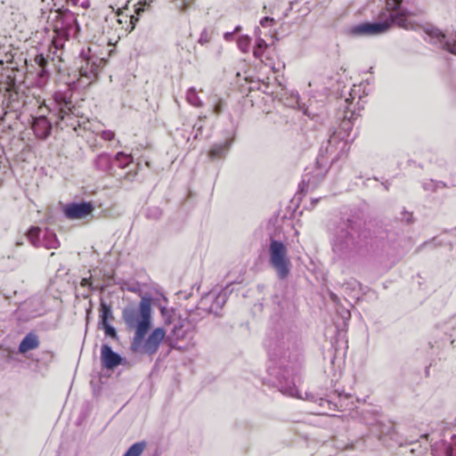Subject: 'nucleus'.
Returning a JSON list of instances; mask_svg holds the SVG:
<instances>
[{"instance_id":"1","label":"nucleus","mask_w":456,"mask_h":456,"mask_svg":"<svg viewBox=\"0 0 456 456\" xmlns=\"http://www.w3.org/2000/svg\"><path fill=\"white\" fill-rule=\"evenodd\" d=\"M122 319L129 329H134L131 349L139 352L143 339L151 327V298L142 297L139 305H127L122 311Z\"/></svg>"},{"instance_id":"2","label":"nucleus","mask_w":456,"mask_h":456,"mask_svg":"<svg viewBox=\"0 0 456 456\" xmlns=\"http://www.w3.org/2000/svg\"><path fill=\"white\" fill-rule=\"evenodd\" d=\"M265 345L270 361L282 367L293 357L297 339L293 332L278 326L268 332Z\"/></svg>"},{"instance_id":"3","label":"nucleus","mask_w":456,"mask_h":456,"mask_svg":"<svg viewBox=\"0 0 456 456\" xmlns=\"http://www.w3.org/2000/svg\"><path fill=\"white\" fill-rule=\"evenodd\" d=\"M361 224L350 219L338 227L331 240L333 252L340 258L347 259L358 252L362 244Z\"/></svg>"},{"instance_id":"4","label":"nucleus","mask_w":456,"mask_h":456,"mask_svg":"<svg viewBox=\"0 0 456 456\" xmlns=\"http://www.w3.org/2000/svg\"><path fill=\"white\" fill-rule=\"evenodd\" d=\"M78 62V82L81 86H86L97 78L100 70L106 63V60L93 53L92 49L88 47L81 50Z\"/></svg>"},{"instance_id":"5","label":"nucleus","mask_w":456,"mask_h":456,"mask_svg":"<svg viewBox=\"0 0 456 456\" xmlns=\"http://www.w3.org/2000/svg\"><path fill=\"white\" fill-rule=\"evenodd\" d=\"M53 30L57 38H54L53 45L55 49L62 46V39H68L77 35L79 27L75 13L69 10L55 12Z\"/></svg>"},{"instance_id":"6","label":"nucleus","mask_w":456,"mask_h":456,"mask_svg":"<svg viewBox=\"0 0 456 456\" xmlns=\"http://www.w3.org/2000/svg\"><path fill=\"white\" fill-rule=\"evenodd\" d=\"M269 264L280 280H286L291 270V262L288 256V248L281 240H271L269 244Z\"/></svg>"},{"instance_id":"7","label":"nucleus","mask_w":456,"mask_h":456,"mask_svg":"<svg viewBox=\"0 0 456 456\" xmlns=\"http://www.w3.org/2000/svg\"><path fill=\"white\" fill-rule=\"evenodd\" d=\"M385 3L386 10L388 12V17L391 21L396 23L399 27L412 29L414 24L411 21L410 14L402 8L403 0H382Z\"/></svg>"},{"instance_id":"8","label":"nucleus","mask_w":456,"mask_h":456,"mask_svg":"<svg viewBox=\"0 0 456 456\" xmlns=\"http://www.w3.org/2000/svg\"><path fill=\"white\" fill-rule=\"evenodd\" d=\"M425 33L428 36L430 43L456 55V32L444 34L437 28L427 27Z\"/></svg>"},{"instance_id":"9","label":"nucleus","mask_w":456,"mask_h":456,"mask_svg":"<svg viewBox=\"0 0 456 456\" xmlns=\"http://www.w3.org/2000/svg\"><path fill=\"white\" fill-rule=\"evenodd\" d=\"M227 301V294L225 291L218 293L209 292L201 297L197 310L204 311L207 314L219 315V312Z\"/></svg>"},{"instance_id":"10","label":"nucleus","mask_w":456,"mask_h":456,"mask_svg":"<svg viewBox=\"0 0 456 456\" xmlns=\"http://www.w3.org/2000/svg\"><path fill=\"white\" fill-rule=\"evenodd\" d=\"M41 229L37 226H32L27 232V238L30 243L36 247H44L45 248H57L60 246V242L57 239L56 234L46 229L44 233V237L40 239Z\"/></svg>"},{"instance_id":"11","label":"nucleus","mask_w":456,"mask_h":456,"mask_svg":"<svg viewBox=\"0 0 456 456\" xmlns=\"http://www.w3.org/2000/svg\"><path fill=\"white\" fill-rule=\"evenodd\" d=\"M390 18L385 21L363 22L352 28V34L354 36H377L385 33L390 27Z\"/></svg>"},{"instance_id":"12","label":"nucleus","mask_w":456,"mask_h":456,"mask_svg":"<svg viewBox=\"0 0 456 456\" xmlns=\"http://www.w3.org/2000/svg\"><path fill=\"white\" fill-rule=\"evenodd\" d=\"M94 208V205L91 202H72L65 206L63 212L68 219L76 220L88 216L92 214Z\"/></svg>"},{"instance_id":"13","label":"nucleus","mask_w":456,"mask_h":456,"mask_svg":"<svg viewBox=\"0 0 456 456\" xmlns=\"http://www.w3.org/2000/svg\"><path fill=\"white\" fill-rule=\"evenodd\" d=\"M166 331L163 328H156L154 329L151 333L148 336L146 339H143L141 349L143 350L144 353L152 355L154 354L158 350L159 347L165 338Z\"/></svg>"},{"instance_id":"14","label":"nucleus","mask_w":456,"mask_h":456,"mask_svg":"<svg viewBox=\"0 0 456 456\" xmlns=\"http://www.w3.org/2000/svg\"><path fill=\"white\" fill-rule=\"evenodd\" d=\"M101 362L103 368L113 370L121 363L122 357L110 346L103 344L101 348Z\"/></svg>"},{"instance_id":"15","label":"nucleus","mask_w":456,"mask_h":456,"mask_svg":"<svg viewBox=\"0 0 456 456\" xmlns=\"http://www.w3.org/2000/svg\"><path fill=\"white\" fill-rule=\"evenodd\" d=\"M305 399L316 404L315 413L319 415H333L336 411V404L322 397L305 393Z\"/></svg>"},{"instance_id":"16","label":"nucleus","mask_w":456,"mask_h":456,"mask_svg":"<svg viewBox=\"0 0 456 456\" xmlns=\"http://www.w3.org/2000/svg\"><path fill=\"white\" fill-rule=\"evenodd\" d=\"M32 129L37 138L45 139L51 134L52 124L45 116L42 115L33 119Z\"/></svg>"},{"instance_id":"17","label":"nucleus","mask_w":456,"mask_h":456,"mask_svg":"<svg viewBox=\"0 0 456 456\" xmlns=\"http://www.w3.org/2000/svg\"><path fill=\"white\" fill-rule=\"evenodd\" d=\"M232 143V139H226L221 142L214 143L208 151V158L211 160L224 159L226 157Z\"/></svg>"},{"instance_id":"18","label":"nucleus","mask_w":456,"mask_h":456,"mask_svg":"<svg viewBox=\"0 0 456 456\" xmlns=\"http://www.w3.org/2000/svg\"><path fill=\"white\" fill-rule=\"evenodd\" d=\"M54 101L58 106V115L60 120H64L65 117L69 116L72 112L73 104L69 98H67L61 93L54 94Z\"/></svg>"},{"instance_id":"19","label":"nucleus","mask_w":456,"mask_h":456,"mask_svg":"<svg viewBox=\"0 0 456 456\" xmlns=\"http://www.w3.org/2000/svg\"><path fill=\"white\" fill-rule=\"evenodd\" d=\"M39 346V339L34 332L28 333L19 345V352L25 354L30 350H34Z\"/></svg>"},{"instance_id":"20","label":"nucleus","mask_w":456,"mask_h":456,"mask_svg":"<svg viewBox=\"0 0 456 456\" xmlns=\"http://www.w3.org/2000/svg\"><path fill=\"white\" fill-rule=\"evenodd\" d=\"M269 45L265 41V39L261 37H257L256 40L255 46L253 48V55L256 59L261 60L262 62H265L264 57H265L266 61H270V58L267 54V49Z\"/></svg>"},{"instance_id":"21","label":"nucleus","mask_w":456,"mask_h":456,"mask_svg":"<svg viewBox=\"0 0 456 456\" xmlns=\"http://www.w3.org/2000/svg\"><path fill=\"white\" fill-rule=\"evenodd\" d=\"M185 335L186 330L184 329L183 321L178 320L177 322H174L168 338L171 339L179 340L183 338Z\"/></svg>"},{"instance_id":"22","label":"nucleus","mask_w":456,"mask_h":456,"mask_svg":"<svg viewBox=\"0 0 456 456\" xmlns=\"http://www.w3.org/2000/svg\"><path fill=\"white\" fill-rule=\"evenodd\" d=\"M113 314H112V308L110 305H108L103 300H101L100 304V322L105 323L109 322V320H112Z\"/></svg>"},{"instance_id":"23","label":"nucleus","mask_w":456,"mask_h":456,"mask_svg":"<svg viewBox=\"0 0 456 456\" xmlns=\"http://www.w3.org/2000/svg\"><path fill=\"white\" fill-rule=\"evenodd\" d=\"M186 101L191 105L200 108L203 106V102L198 96L197 91L194 87H190L186 92Z\"/></svg>"},{"instance_id":"24","label":"nucleus","mask_w":456,"mask_h":456,"mask_svg":"<svg viewBox=\"0 0 456 456\" xmlns=\"http://www.w3.org/2000/svg\"><path fill=\"white\" fill-rule=\"evenodd\" d=\"M146 448V443L137 442L132 444L126 452L123 454V456H141Z\"/></svg>"},{"instance_id":"25","label":"nucleus","mask_w":456,"mask_h":456,"mask_svg":"<svg viewBox=\"0 0 456 456\" xmlns=\"http://www.w3.org/2000/svg\"><path fill=\"white\" fill-rule=\"evenodd\" d=\"M280 391L286 395L303 398L302 395L298 394V391L294 383L285 385L280 383Z\"/></svg>"},{"instance_id":"26","label":"nucleus","mask_w":456,"mask_h":456,"mask_svg":"<svg viewBox=\"0 0 456 456\" xmlns=\"http://www.w3.org/2000/svg\"><path fill=\"white\" fill-rule=\"evenodd\" d=\"M337 145H341V149H344L346 147V142L342 140H339V136L337 135L336 133H333V134L330 135V139L328 140L327 151H333V149L336 148Z\"/></svg>"},{"instance_id":"27","label":"nucleus","mask_w":456,"mask_h":456,"mask_svg":"<svg viewBox=\"0 0 456 456\" xmlns=\"http://www.w3.org/2000/svg\"><path fill=\"white\" fill-rule=\"evenodd\" d=\"M132 159L133 158L130 154H126L121 151L118 152L116 155L118 165L122 168L126 167L132 162Z\"/></svg>"},{"instance_id":"28","label":"nucleus","mask_w":456,"mask_h":456,"mask_svg":"<svg viewBox=\"0 0 456 456\" xmlns=\"http://www.w3.org/2000/svg\"><path fill=\"white\" fill-rule=\"evenodd\" d=\"M250 43H251V40L248 36H240L237 41L239 49L244 53H247L249 52Z\"/></svg>"},{"instance_id":"29","label":"nucleus","mask_w":456,"mask_h":456,"mask_svg":"<svg viewBox=\"0 0 456 456\" xmlns=\"http://www.w3.org/2000/svg\"><path fill=\"white\" fill-rule=\"evenodd\" d=\"M101 324L104 330V333L106 336H108L111 338H114V339H118V334L113 326H111L109 322L101 323Z\"/></svg>"},{"instance_id":"30","label":"nucleus","mask_w":456,"mask_h":456,"mask_svg":"<svg viewBox=\"0 0 456 456\" xmlns=\"http://www.w3.org/2000/svg\"><path fill=\"white\" fill-rule=\"evenodd\" d=\"M207 118L206 116H200L198 118V122H196L193 126V129L196 131L194 134V139H197L199 134H201L204 126L205 119Z\"/></svg>"},{"instance_id":"31","label":"nucleus","mask_w":456,"mask_h":456,"mask_svg":"<svg viewBox=\"0 0 456 456\" xmlns=\"http://www.w3.org/2000/svg\"><path fill=\"white\" fill-rule=\"evenodd\" d=\"M36 62L38 64V66L41 68L40 76L43 77L46 73V70L45 69L46 64H47V59L43 54H37L35 58Z\"/></svg>"},{"instance_id":"32","label":"nucleus","mask_w":456,"mask_h":456,"mask_svg":"<svg viewBox=\"0 0 456 456\" xmlns=\"http://www.w3.org/2000/svg\"><path fill=\"white\" fill-rule=\"evenodd\" d=\"M68 5L77 6L80 5L83 9H87L90 5L88 0H85L79 4V0H66Z\"/></svg>"},{"instance_id":"33","label":"nucleus","mask_w":456,"mask_h":456,"mask_svg":"<svg viewBox=\"0 0 456 456\" xmlns=\"http://www.w3.org/2000/svg\"><path fill=\"white\" fill-rule=\"evenodd\" d=\"M224 106H225L224 102L220 98L217 99V102H216V104L213 107V112L216 115L221 114L224 110Z\"/></svg>"},{"instance_id":"34","label":"nucleus","mask_w":456,"mask_h":456,"mask_svg":"<svg viewBox=\"0 0 456 456\" xmlns=\"http://www.w3.org/2000/svg\"><path fill=\"white\" fill-rule=\"evenodd\" d=\"M440 446L446 456H453V448L451 444L444 441L441 443Z\"/></svg>"},{"instance_id":"35","label":"nucleus","mask_w":456,"mask_h":456,"mask_svg":"<svg viewBox=\"0 0 456 456\" xmlns=\"http://www.w3.org/2000/svg\"><path fill=\"white\" fill-rule=\"evenodd\" d=\"M209 41H210V35L207 29H204L200 36L199 43L200 45H205V44L208 43Z\"/></svg>"},{"instance_id":"36","label":"nucleus","mask_w":456,"mask_h":456,"mask_svg":"<svg viewBox=\"0 0 456 456\" xmlns=\"http://www.w3.org/2000/svg\"><path fill=\"white\" fill-rule=\"evenodd\" d=\"M274 20L273 18H270V17H264L261 20H260V24L262 27H265V28H267V27H270V26H273L274 24Z\"/></svg>"},{"instance_id":"37","label":"nucleus","mask_w":456,"mask_h":456,"mask_svg":"<svg viewBox=\"0 0 456 456\" xmlns=\"http://www.w3.org/2000/svg\"><path fill=\"white\" fill-rule=\"evenodd\" d=\"M114 132L110 130H104L102 133V138L104 139L105 141H111L114 138Z\"/></svg>"},{"instance_id":"38","label":"nucleus","mask_w":456,"mask_h":456,"mask_svg":"<svg viewBox=\"0 0 456 456\" xmlns=\"http://www.w3.org/2000/svg\"><path fill=\"white\" fill-rule=\"evenodd\" d=\"M423 189L425 191H436V183L434 181H430V182H427V183H423Z\"/></svg>"},{"instance_id":"39","label":"nucleus","mask_w":456,"mask_h":456,"mask_svg":"<svg viewBox=\"0 0 456 456\" xmlns=\"http://www.w3.org/2000/svg\"><path fill=\"white\" fill-rule=\"evenodd\" d=\"M402 215H403L402 219H403L404 222H406V223H408V224L411 222V220H412V213L408 212V211H406V210H403V213H402Z\"/></svg>"},{"instance_id":"40","label":"nucleus","mask_w":456,"mask_h":456,"mask_svg":"<svg viewBox=\"0 0 456 456\" xmlns=\"http://www.w3.org/2000/svg\"><path fill=\"white\" fill-rule=\"evenodd\" d=\"M233 35H234V32H225L224 34V38L226 40V41H232L233 39Z\"/></svg>"},{"instance_id":"41","label":"nucleus","mask_w":456,"mask_h":456,"mask_svg":"<svg viewBox=\"0 0 456 456\" xmlns=\"http://www.w3.org/2000/svg\"><path fill=\"white\" fill-rule=\"evenodd\" d=\"M436 183V188H445L447 187L446 183H444V182H436L435 183Z\"/></svg>"},{"instance_id":"42","label":"nucleus","mask_w":456,"mask_h":456,"mask_svg":"<svg viewBox=\"0 0 456 456\" xmlns=\"http://www.w3.org/2000/svg\"><path fill=\"white\" fill-rule=\"evenodd\" d=\"M190 1H191V0H188V1L183 0V6H182V11H185V9L187 8V6H188V4H189V2H190Z\"/></svg>"},{"instance_id":"43","label":"nucleus","mask_w":456,"mask_h":456,"mask_svg":"<svg viewBox=\"0 0 456 456\" xmlns=\"http://www.w3.org/2000/svg\"><path fill=\"white\" fill-rule=\"evenodd\" d=\"M138 20V18H135L134 16L131 17V23L133 24L132 29L134 28L135 22Z\"/></svg>"},{"instance_id":"44","label":"nucleus","mask_w":456,"mask_h":456,"mask_svg":"<svg viewBox=\"0 0 456 456\" xmlns=\"http://www.w3.org/2000/svg\"><path fill=\"white\" fill-rule=\"evenodd\" d=\"M89 285V280L88 279H83L81 281V286L85 287Z\"/></svg>"},{"instance_id":"45","label":"nucleus","mask_w":456,"mask_h":456,"mask_svg":"<svg viewBox=\"0 0 456 456\" xmlns=\"http://www.w3.org/2000/svg\"><path fill=\"white\" fill-rule=\"evenodd\" d=\"M343 318L349 319L350 318V313L348 310H346L343 314Z\"/></svg>"},{"instance_id":"46","label":"nucleus","mask_w":456,"mask_h":456,"mask_svg":"<svg viewBox=\"0 0 456 456\" xmlns=\"http://www.w3.org/2000/svg\"><path fill=\"white\" fill-rule=\"evenodd\" d=\"M240 30H241V27H240V25H238V26L234 28V30H233L232 32H234V34H236V33L240 32Z\"/></svg>"},{"instance_id":"47","label":"nucleus","mask_w":456,"mask_h":456,"mask_svg":"<svg viewBox=\"0 0 456 456\" xmlns=\"http://www.w3.org/2000/svg\"><path fill=\"white\" fill-rule=\"evenodd\" d=\"M452 442L453 445L456 446V435H453L452 436Z\"/></svg>"},{"instance_id":"48","label":"nucleus","mask_w":456,"mask_h":456,"mask_svg":"<svg viewBox=\"0 0 456 456\" xmlns=\"http://www.w3.org/2000/svg\"><path fill=\"white\" fill-rule=\"evenodd\" d=\"M165 310L166 309L164 307L161 309V313H162L163 315L165 314Z\"/></svg>"},{"instance_id":"49","label":"nucleus","mask_w":456,"mask_h":456,"mask_svg":"<svg viewBox=\"0 0 456 456\" xmlns=\"http://www.w3.org/2000/svg\"><path fill=\"white\" fill-rule=\"evenodd\" d=\"M272 64H273L272 62H270V63L265 62V65L270 66V67H272Z\"/></svg>"},{"instance_id":"50","label":"nucleus","mask_w":456,"mask_h":456,"mask_svg":"<svg viewBox=\"0 0 456 456\" xmlns=\"http://www.w3.org/2000/svg\"><path fill=\"white\" fill-rule=\"evenodd\" d=\"M17 245L20 246V245H22V242H17Z\"/></svg>"},{"instance_id":"51","label":"nucleus","mask_w":456,"mask_h":456,"mask_svg":"<svg viewBox=\"0 0 456 456\" xmlns=\"http://www.w3.org/2000/svg\"><path fill=\"white\" fill-rule=\"evenodd\" d=\"M352 118H353V114L351 115V117H348L347 118L350 120Z\"/></svg>"}]
</instances>
